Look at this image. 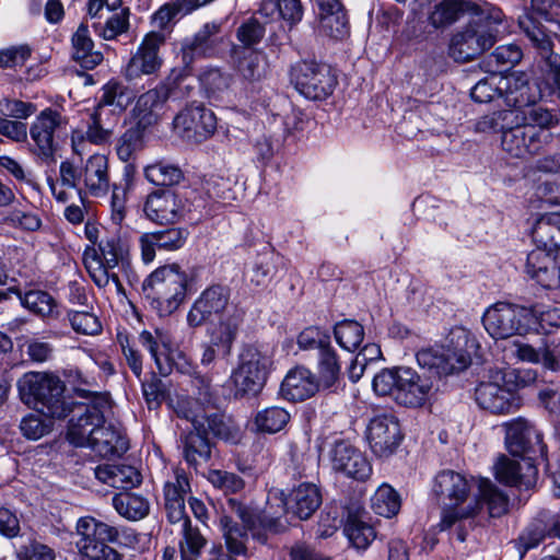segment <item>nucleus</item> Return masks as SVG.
<instances>
[{
  "instance_id": "nucleus-1",
  "label": "nucleus",
  "mask_w": 560,
  "mask_h": 560,
  "mask_svg": "<svg viewBox=\"0 0 560 560\" xmlns=\"http://www.w3.org/2000/svg\"><path fill=\"white\" fill-rule=\"evenodd\" d=\"M433 492L443 505L440 530H452L456 539L464 542L479 522L480 504L470 501L465 504L470 486L466 477L453 470H443L434 479Z\"/></svg>"
},
{
  "instance_id": "nucleus-2",
  "label": "nucleus",
  "mask_w": 560,
  "mask_h": 560,
  "mask_svg": "<svg viewBox=\"0 0 560 560\" xmlns=\"http://www.w3.org/2000/svg\"><path fill=\"white\" fill-rule=\"evenodd\" d=\"M517 112L516 128L505 138L510 156L521 160L539 154L553 141L552 129L560 122V114L556 109L532 104Z\"/></svg>"
},
{
  "instance_id": "nucleus-3",
  "label": "nucleus",
  "mask_w": 560,
  "mask_h": 560,
  "mask_svg": "<svg viewBox=\"0 0 560 560\" xmlns=\"http://www.w3.org/2000/svg\"><path fill=\"white\" fill-rule=\"evenodd\" d=\"M435 377L419 374L408 366L381 370L372 381L377 396H389L398 405L408 408L422 407L435 390Z\"/></svg>"
},
{
  "instance_id": "nucleus-4",
  "label": "nucleus",
  "mask_w": 560,
  "mask_h": 560,
  "mask_svg": "<svg viewBox=\"0 0 560 560\" xmlns=\"http://www.w3.org/2000/svg\"><path fill=\"white\" fill-rule=\"evenodd\" d=\"M21 400L49 419H63L71 410L63 382L51 373L28 372L18 381Z\"/></svg>"
},
{
  "instance_id": "nucleus-5",
  "label": "nucleus",
  "mask_w": 560,
  "mask_h": 560,
  "mask_svg": "<svg viewBox=\"0 0 560 560\" xmlns=\"http://www.w3.org/2000/svg\"><path fill=\"white\" fill-rule=\"evenodd\" d=\"M478 348L469 330L455 327L447 336V345L421 349L417 353V362L438 376L448 375L467 369L471 362V354Z\"/></svg>"
},
{
  "instance_id": "nucleus-6",
  "label": "nucleus",
  "mask_w": 560,
  "mask_h": 560,
  "mask_svg": "<svg viewBox=\"0 0 560 560\" xmlns=\"http://www.w3.org/2000/svg\"><path fill=\"white\" fill-rule=\"evenodd\" d=\"M188 276L179 265L171 264L156 268L142 283V292L151 308L159 316H168L184 302Z\"/></svg>"
},
{
  "instance_id": "nucleus-7",
  "label": "nucleus",
  "mask_w": 560,
  "mask_h": 560,
  "mask_svg": "<svg viewBox=\"0 0 560 560\" xmlns=\"http://www.w3.org/2000/svg\"><path fill=\"white\" fill-rule=\"evenodd\" d=\"M315 486L311 482L301 483L292 493L290 510L285 494L280 489H271L268 492L267 505L262 515V524L266 529L278 534L284 532L291 524L292 518L307 520L315 512L314 508Z\"/></svg>"
},
{
  "instance_id": "nucleus-8",
  "label": "nucleus",
  "mask_w": 560,
  "mask_h": 560,
  "mask_svg": "<svg viewBox=\"0 0 560 560\" xmlns=\"http://www.w3.org/2000/svg\"><path fill=\"white\" fill-rule=\"evenodd\" d=\"M75 392L81 397H90L86 404L73 405L71 401L72 418L68 424L67 439L77 446L84 447L92 434L105 424L106 413L110 410V400L106 394L92 392L77 386Z\"/></svg>"
},
{
  "instance_id": "nucleus-9",
  "label": "nucleus",
  "mask_w": 560,
  "mask_h": 560,
  "mask_svg": "<svg viewBox=\"0 0 560 560\" xmlns=\"http://www.w3.org/2000/svg\"><path fill=\"white\" fill-rule=\"evenodd\" d=\"M345 388L342 363L330 336L317 331V400L320 406L340 400Z\"/></svg>"
},
{
  "instance_id": "nucleus-10",
  "label": "nucleus",
  "mask_w": 560,
  "mask_h": 560,
  "mask_svg": "<svg viewBox=\"0 0 560 560\" xmlns=\"http://www.w3.org/2000/svg\"><path fill=\"white\" fill-rule=\"evenodd\" d=\"M77 547L90 560H122L115 548L107 545L117 540L118 529L92 516L79 518L77 523Z\"/></svg>"
},
{
  "instance_id": "nucleus-11",
  "label": "nucleus",
  "mask_w": 560,
  "mask_h": 560,
  "mask_svg": "<svg viewBox=\"0 0 560 560\" xmlns=\"http://www.w3.org/2000/svg\"><path fill=\"white\" fill-rule=\"evenodd\" d=\"M532 314L527 306L499 302L487 308L482 324L493 339L530 334Z\"/></svg>"
},
{
  "instance_id": "nucleus-12",
  "label": "nucleus",
  "mask_w": 560,
  "mask_h": 560,
  "mask_svg": "<svg viewBox=\"0 0 560 560\" xmlns=\"http://www.w3.org/2000/svg\"><path fill=\"white\" fill-rule=\"evenodd\" d=\"M68 119L57 109L47 107L34 119L30 127V136L34 142L33 153L45 163L56 161L58 139L66 130Z\"/></svg>"
},
{
  "instance_id": "nucleus-13",
  "label": "nucleus",
  "mask_w": 560,
  "mask_h": 560,
  "mask_svg": "<svg viewBox=\"0 0 560 560\" xmlns=\"http://www.w3.org/2000/svg\"><path fill=\"white\" fill-rule=\"evenodd\" d=\"M504 431V444L513 456L546 459L547 446L541 432L523 417L505 421L500 425Z\"/></svg>"
},
{
  "instance_id": "nucleus-14",
  "label": "nucleus",
  "mask_w": 560,
  "mask_h": 560,
  "mask_svg": "<svg viewBox=\"0 0 560 560\" xmlns=\"http://www.w3.org/2000/svg\"><path fill=\"white\" fill-rule=\"evenodd\" d=\"M269 359L257 348L247 346L240 355V364L232 373L235 396L257 395L266 382Z\"/></svg>"
},
{
  "instance_id": "nucleus-15",
  "label": "nucleus",
  "mask_w": 560,
  "mask_h": 560,
  "mask_svg": "<svg viewBox=\"0 0 560 560\" xmlns=\"http://www.w3.org/2000/svg\"><path fill=\"white\" fill-rule=\"evenodd\" d=\"M173 125L182 138L200 143L214 133L217 118L211 109L194 102L175 116Z\"/></svg>"
},
{
  "instance_id": "nucleus-16",
  "label": "nucleus",
  "mask_w": 560,
  "mask_h": 560,
  "mask_svg": "<svg viewBox=\"0 0 560 560\" xmlns=\"http://www.w3.org/2000/svg\"><path fill=\"white\" fill-rule=\"evenodd\" d=\"M231 290L221 284H213L205 289L196 299L187 314V324L197 328L211 323L214 317L220 318L226 312L233 311L230 306Z\"/></svg>"
},
{
  "instance_id": "nucleus-17",
  "label": "nucleus",
  "mask_w": 560,
  "mask_h": 560,
  "mask_svg": "<svg viewBox=\"0 0 560 560\" xmlns=\"http://www.w3.org/2000/svg\"><path fill=\"white\" fill-rule=\"evenodd\" d=\"M494 43L495 36L490 26L469 24L453 36L450 55L456 61L466 62L492 47Z\"/></svg>"
},
{
  "instance_id": "nucleus-18",
  "label": "nucleus",
  "mask_w": 560,
  "mask_h": 560,
  "mask_svg": "<svg viewBox=\"0 0 560 560\" xmlns=\"http://www.w3.org/2000/svg\"><path fill=\"white\" fill-rule=\"evenodd\" d=\"M366 440L375 456L380 458L392 456L402 440L398 419L389 413L375 416L368 424Z\"/></svg>"
},
{
  "instance_id": "nucleus-19",
  "label": "nucleus",
  "mask_w": 560,
  "mask_h": 560,
  "mask_svg": "<svg viewBox=\"0 0 560 560\" xmlns=\"http://www.w3.org/2000/svg\"><path fill=\"white\" fill-rule=\"evenodd\" d=\"M493 381L481 382L475 389L477 405L493 415H508L520 408L518 397L510 389L500 384L504 381L501 372H497Z\"/></svg>"
},
{
  "instance_id": "nucleus-20",
  "label": "nucleus",
  "mask_w": 560,
  "mask_h": 560,
  "mask_svg": "<svg viewBox=\"0 0 560 560\" xmlns=\"http://www.w3.org/2000/svg\"><path fill=\"white\" fill-rule=\"evenodd\" d=\"M164 40V35L159 32H150L144 36L125 68V77L128 81H136L142 75H151L159 71L162 66L159 50Z\"/></svg>"
},
{
  "instance_id": "nucleus-21",
  "label": "nucleus",
  "mask_w": 560,
  "mask_h": 560,
  "mask_svg": "<svg viewBox=\"0 0 560 560\" xmlns=\"http://www.w3.org/2000/svg\"><path fill=\"white\" fill-rule=\"evenodd\" d=\"M518 26L537 50L540 59L549 68L555 84L560 90V55L555 54L552 50L553 43L551 36L529 13H525L518 18Z\"/></svg>"
},
{
  "instance_id": "nucleus-22",
  "label": "nucleus",
  "mask_w": 560,
  "mask_h": 560,
  "mask_svg": "<svg viewBox=\"0 0 560 560\" xmlns=\"http://www.w3.org/2000/svg\"><path fill=\"white\" fill-rule=\"evenodd\" d=\"M228 502L231 508L235 510L243 524H238L228 515H222L220 517V528L226 546L225 551L232 557H246L248 551V529L252 528L253 517L250 513L234 499H229Z\"/></svg>"
},
{
  "instance_id": "nucleus-23",
  "label": "nucleus",
  "mask_w": 560,
  "mask_h": 560,
  "mask_svg": "<svg viewBox=\"0 0 560 560\" xmlns=\"http://www.w3.org/2000/svg\"><path fill=\"white\" fill-rule=\"evenodd\" d=\"M495 478L501 483L529 490L536 482L538 470L536 459L522 457L521 460L501 455L494 466Z\"/></svg>"
},
{
  "instance_id": "nucleus-24",
  "label": "nucleus",
  "mask_w": 560,
  "mask_h": 560,
  "mask_svg": "<svg viewBox=\"0 0 560 560\" xmlns=\"http://www.w3.org/2000/svg\"><path fill=\"white\" fill-rule=\"evenodd\" d=\"M330 462L335 471L358 481H365L372 475V465L365 454L343 441L335 444Z\"/></svg>"
},
{
  "instance_id": "nucleus-25",
  "label": "nucleus",
  "mask_w": 560,
  "mask_h": 560,
  "mask_svg": "<svg viewBox=\"0 0 560 560\" xmlns=\"http://www.w3.org/2000/svg\"><path fill=\"white\" fill-rule=\"evenodd\" d=\"M501 98L513 110H522L542 98L538 84L530 83L528 77L523 72H513L502 75Z\"/></svg>"
},
{
  "instance_id": "nucleus-26",
  "label": "nucleus",
  "mask_w": 560,
  "mask_h": 560,
  "mask_svg": "<svg viewBox=\"0 0 560 560\" xmlns=\"http://www.w3.org/2000/svg\"><path fill=\"white\" fill-rule=\"evenodd\" d=\"M525 272L545 289L560 288V249L552 252L535 248L528 253Z\"/></svg>"
},
{
  "instance_id": "nucleus-27",
  "label": "nucleus",
  "mask_w": 560,
  "mask_h": 560,
  "mask_svg": "<svg viewBox=\"0 0 560 560\" xmlns=\"http://www.w3.org/2000/svg\"><path fill=\"white\" fill-rule=\"evenodd\" d=\"M221 24L206 23L191 38L182 44V59L186 68H190L195 60L215 55L221 38Z\"/></svg>"
},
{
  "instance_id": "nucleus-28",
  "label": "nucleus",
  "mask_w": 560,
  "mask_h": 560,
  "mask_svg": "<svg viewBox=\"0 0 560 560\" xmlns=\"http://www.w3.org/2000/svg\"><path fill=\"white\" fill-rule=\"evenodd\" d=\"M317 33L332 40L349 36V20L340 0H317Z\"/></svg>"
},
{
  "instance_id": "nucleus-29",
  "label": "nucleus",
  "mask_w": 560,
  "mask_h": 560,
  "mask_svg": "<svg viewBox=\"0 0 560 560\" xmlns=\"http://www.w3.org/2000/svg\"><path fill=\"white\" fill-rule=\"evenodd\" d=\"M366 513L363 508L362 493L358 498L350 499L347 503V520L343 532L349 541L357 549H366L376 538L373 526L365 520Z\"/></svg>"
},
{
  "instance_id": "nucleus-30",
  "label": "nucleus",
  "mask_w": 560,
  "mask_h": 560,
  "mask_svg": "<svg viewBox=\"0 0 560 560\" xmlns=\"http://www.w3.org/2000/svg\"><path fill=\"white\" fill-rule=\"evenodd\" d=\"M188 231L182 228H170L156 232L144 233L139 237L141 258L150 264L155 258V250L174 252L184 246Z\"/></svg>"
},
{
  "instance_id": "nucleus-31",
  "label": "nucleus",
  "mask_w": 560,
  "mask_h": 560,
  "mask_svg": "<svg viewBox=\"0 0 560 560\" xmlns=\"http://www.w3.org/2000/svg\"><path fill=\"white\" fill-rule=\"evenodd\" d=\"M218 319L217 323H211L208 326L207 336L212 345L217 346L221 355L225 358L232 352L233 343L244 320V311L233 306V311L226 312Z\"/></svg>"
},
{
  "instance_id": "nucleus-32",
  "label": "nucleus",
  "mask_w": 560,
  "mask_h": 560,
  "mask_svg": "<svg viewBox=\"0 0 560 560\" xmlns=\"http://www.w3.org/2000/svg\"><path fill=\"white\" fill-rule=\"evenodd\" d=\"M180 209V199L174 190L158 189L147 197L143 211L150 221L167 224L179 218Z\"/></svg>"
},
{
  "instance_id": "nucleus-33",
  "label": "nucleus",
  "mask_w": 560,
  "mask_h": 560,
  "mask_svg": "<svg viewBox=\"0 0 560 560\" xmlns=\"http://www.w3.org/2000/svg\"><path fill=\"white\" fill-rule=\"evenodd\" d=\"M190 490L186 472L176 468L174 475L164 485V506L170 523H177L187 516L185 497Z\"/></svg>"
},
{
  "instance_id": "nucleus-34",
  "label": "nucleus",
  "mask_w": 560,
  "mask_h": 560,
  "mask_svg": "<svg viewBox=\"0 0 560 560\" xmlns=\"http://www.w3.org/2000/svg\"><path fill=\"white\" fill-rule=\"evenodd\" d=\"M84 447L103 458L121 456L129 447L128 440L114 425L103 424L92 434Z\"/></svg>"
},
{
  "instance_id": "nucleus-35",
  "label": "nucleus",
  "mask_w": 560,
  "mask_h": 560,
  "mask_svg": "<svg viewBox=\"0 0 560 560\" xmlns=\"http://www.w3.org/2000/svg\"><path fill=\"white\" fill-rule=\"evenodd\" d=\"M82 180L89 194L93 197L105 196L110 187L108 160L104 154H93L80 170Z\"/></svg>"
},
{
  "instance_id": "nucleus-36",
  "label": "nucleus",
  "mask_w": 560,
  "mask_h": 560,
  "mask_svg": "<svg viewBox=\"0 0 560 560\" xmlns=\"http://www.w3.org/2000/svg\"><path fill=\"white\" fill-rule=\"evenodd\" d=\"M191 427L203 431L207 436L212 434L231 443H237L241 439L240 428L230 418L218 412L195 416L191 419Z\"/></svg>"
},
{
  "instance_id": "nucleus-37",
  "label": "nucleus",
  "mask_w": 560,
  "mask_h": 560,
  "mask_svg": "<svg viewBox=\"0 0 560 560\" xmlns=\"http://www.w3.org/2000/svg\"><path fill=\"white\" fill-rule=\"evenodd\" d=\"M139 342L154 360L158 372L162 376L168 375L172 372V363L168 357L170 336L160 329L154 330V332L143 330L139 335Z\"/></svg>"
},
{
  "instance_id": "nucleus-38",
  "label": "nucleus",
  "mask_w": 560,
  "mask_h": 560,
  "mask_svg": "<svg viewBox=\"0 0 560 560\" xmlns=\"http://www.w3.org/2000/svg\"><path fill=\"white\" fill-rule=\"evenodd\" d=\"M280 393L291 401L305 400L312 397L315 394L313 373L302 366L290 370L281 383Z\"/></svg>"
},
{
  "instance_id": "nucleus-39",
  "label": "nucleus",
  "mask_w": 560,
  "mask_h": 560,
  "mask_svg": "<svg viewBox=\"0 0 560 560\" xmlns=\"http://www.w3.org/2000/svg\"><path fill=\"white\" fill-rule=\"evenodd\" d=\"M95 477L103 483L118 489H131L142 481L140 471L130 465L104 464L95 468Z\"/></svg>"
},
{
  "instance_id": "nucleus-40",
  "label": "nucleus",
  "mask_w": 560,
  "mask_h": 560,
  "mask_svg": "<svg viewBox=\"0 0 560 560\" xmlns=\"http://www.w3.org/2000/svg\"><path fill=\"white\" fill-rule=\"evenodd\" d=\"M170 96L171 89L166 84H160L141 94L135 107L140 124L148 126L155 122Z\"/></svg>"
},
{
  "instance_id": "nucleus-41",
  "label": "nucleus",
  "mask_w": 560,
  "mask_h": 560,
  "mask_svg": "<svg viewBox=\"0 0 560 560\" xmlns=\"http://www.w3.org/2000/svg\"><path fill=\"white\" fill-rule=\"evenodd\" d=\"M532 238L536 248L552 254L560 249V213H546L537 219L532 228Z\"/></svg>"
},
{
  "instance_id": "nucleus-42",
  "label": "nucleus",
  "mask_w": 560,
  "mask_h": 560,
  "mask_svg": "<svg viewBox=\"0 0 560 560\" xmlns=\"http://www.w3.org/2000/svg\"><path fill=\"white\" fill-rule=\"evenodd\" d=\"M72 59L86 70H92L103 61L102 52L94 49V43L85 24H80L71 37Z\"/></svg>"
},
{
  "instance_id": "nucleus-43",
  "label": "nucleus",
  "mask_w": 560,
  "mask_h": 560,
  "mask_svg": "<svg viewBox=\"0 0 560 560\" xmlns=\"http://www.w3.org/2000/svg\"><path fill=\"white\" fill-rule=\"evenodd\" d=\"M517 122L518 120L516 110H497L482 116L476 124V130L479 132H501L502 149L510 155V151L505 144V138L516 128Z\"/></svg>"
},
{
  "instance_id": "nucleus-44",
  "label": "nucleus",
  "mask_w": 560,
  "mask_h": 560,
  "mask_svg": "<svg viewBox=\"0 0 560 560\" xmlns=\"http://www.w3.org/2000/svg\"><path fill=\"white\" fill-rule=\"evenodd\" d=\"M474 501L479 502L480 512L486 505L490 517H501L509 511V497L487 478L478 480V494Z\"/></svg>"
},
{
  "instance_id": "nucleus-45",
  "label": "nucleus",
  "mask_w": 560,
  "mask_h": 560,
  "mask_svg": "<svg viewBox=\"0 0 560 560\" xmlns=\"http://www.w3.org/2000/svg\"><path fill=\"white\" fill-rule=\"evenodd\" d=\"M233 58L237 71L247 81H259L267 74L268 62L261 51L234 47Z\"/></svg>"
},
{
  "instance_id": "nucleus-46",
  "label": "nucleus",
  "mask_w": 560,
  "mask_h": 560,
  "mask_svg": "<svg viewBox=\"0 0 560 560\" xmlns=\"http://www.w3.org/2000/svg\"><path fill=\"white\" fill-rule=\"evenodd\" d=\"M183 455L188 465L197 467L211 457V442L203 431L192 429L182 438Z\"/></svg>"
},
{
  "instance_id": "nucleus-47",
  "label": "nucleus",
  "mask_w": 560,
  "mask_h": 560,
  "mask_svg": "<svg viewBox=\"0 0 560 560\" xmlns=\"http://www.w3.org/2000/svg\"><path fill=\"white\" fill-rule=\"evenodd\" d=\"M177 527L178 533L182 535L179 541V551L182 560H198L201 550L207 544V539L200 533V529L191 525L188 516L183 517L177 523H171Z\"/></svg>"
},
{
  "instance_id": "nucleus-48",
  "label": "nucleus",
  "mask_w": 560,
  "mask_h": 560,
  "mask_svg": "<svg viewBox=\"0 0 560 560\" xmlns=\"http://www.w3.org/2000/svg\"><path fill=\"white\" fill-rule=\"evenodd\" d=\"M133 175L135 166L132 164H126L124 167L121 183L113 185L110 197V218L116 224H120L126 218L127 194L132 186Z\"/></svg>"
},
{
  "instance_id": "nucleus-49",
  "label": "nucleus",
  "mask_w": 560,
  "mask_h": 560,
  "mask_svg": "<svg viewBox=\"0 0 560 560\" xmlns=\"http://www.w3.org/2000/svg\"><path fill=\"white\" fill-rule=\"evenodd\" d=\"M95 252L107 268L118 267L126 270L129 266L128 249L116 236L102 238L97 243Z\"/></svg>"
},
{
  "instance_id": "nucleus-50",
  "label": "nucleus",
  "mask_w": 560,
  "mask_h": 560,
  "mask_svg": "<svg viewBox=\"0 0 560 560\" xmlns=\"http://www.w3.org/2000/svg\"><path fill=\"white\" fill-rule=\"evenodd\" d=\"M113 505L119 515L130 521L142 520L150 511L149 501L144 497L131 492L115 494Z\"/></svg>"
},
{
  "instance_id": "nucleus-51",
  "label": "nucleus",
  "mask_w": 560,
  "mask_h": 560,
  "mask_svg": "<svg viewBox=\"0 0 560 560\" xmlns=\"http://www.w3.org/2000/svg\"><path fill=\"white\" fill-rule=\"evenodd\" d=\"M84 265L93 282L98 288H104L109 283V281H113L118 292L124 291V287L118 275L112 272L113 269L107 268L105 264H103L102 259L95 252V247L86 248L84 250Z\"/></svg>"
},
{
  "instance_id": "nucleus-52",
  "label": "nucleus",
  "mask_w": 560,
  "mask_h": 560,
  "mask_svg": "<svg viewBox=\"0 0 560 560\" xmlns=\"http://www.w3.org/2000/svg\"><path fill=\"white\" fill-rule=\"evenodd\" d=\"M14 293L19 296L21 304L32 313L40 317L57 316V302L48 292L30 290L22 294L16 290Z\"/></svg>"
},
{
  "instance_id": "nucleus-53",
  "label": "nucleus",
  "mask_w": 560,
  "mask_h": 560,
  "mask_svg": "<svg viewBox=\"0 0 560 560\" xmlns=\"http://www.w3.org/2000/svg\"><path fill=\"white\" fill-rule=\"evenodd\" d=\"M527 311L532 314L530 332L548 334L551 329L560 327V307L537 303L527 306Z\"/></svg>"
},
{
  "instance_id": "nucleus-54",
  "label": "nucleus",
  "mask_w": 560,
  "mask_h": 560,
  "mask_svg": "<svg viewBox=\"0 0 560 560\" xmlns=\"http://www.w3.org/2000/svg\"><path fill=\"white\" fill-rule=\"evenodd\" d=\"M144 177L156 186H173L180 183L184 174L177 165L162 160L147 165Z\"/></svg>"
},
{
  "instance_id": "nucleus-55",
  "label": "nucleus",
  "mask_w": 560,
  "mask_h": 560,
  "mask_svg": "<svg viewBox=\"0 0 560 560\" xmlns=\"http://www.w3.org/2000/svg\"><path fill=\"white\" fill-rule=\"evenodd\" d=\"M315 63L313 61L296 62L290 71V80L294 89L305 98L315 100Z\"/></svg>"
},
{
  "instance_id": "nucleus-56",
  "label": "nucleus",
  "mask_w": 560,
  "mask_h": 560,
  "mask_svg": "<svg viewBox=\"0 0 560 560\" xmlns=\"http://www.w3.org/2000/svg\"><path fill=\"white\" fill-rule=\"evenodd\" d=\"M400 498L393 487L383 483L371 498L372 510L385 517L396 515L400 509Z\"/></svg>"
},
{
  "instance_id": "nucleus-57",
  "label": "nucleus",
  "mask_w": 560,
  "mask_h": 560,
  "mask_svg": "<svg viewBox=\"0 0 560 560\" xmlns=\"http://www.w3.org/2000/svg\"><path fill=\"white\" fill-rule=\"evenodd\" d=\"M289 420L290 413L283 407L272 406L256 415L255 427L259 432L273 434L281 431Z\"/></svg>"
},
{
  "instance_id": "nucleus-58",
  "label": "nucleus",
  "mask_w": 560,
  "mask_h": 560,
  "mask_svg": "<svg viewBox=\"0 0 560 560\" xmlns=\"http://www.w3.org/2000/svg\"><path fill=\"white\" fill-rule=\"evenodd\" d=\"M465 11L463 0H442L435 4L429 16L431 25L434 27H445L455 23Z\"/></svg>"
},
{
  "instance_id": "nucleus-59",
  "label": "nucleus",
  "mask_w": 560,
  "mask_h": 560,
  "mask_svg": "<svg viewBox=\"0 0 560 560\" xmlns=\"http://www.w3.org/2000/svg\"><path fill=\"white\" fill-rule=\"evenodd\" d=\"M347 513V504L342 505L331 501L325 505L317 522V536L330 537L342 524V516Z\"/></svg>"
},
{
  "instance_id": "nucleus-60",
  "label": "nucleus",
  "mask_w": 560,
  "mask_h": 560,
  "mask_svg": "<svg viewBox=\"0 0 560 560\" xmlns=\"http://www.w3.org/2000/svg\"><path fill=\"white\" fill-rule=\"evenodd\" d=\"M334 335L341 348L352 351L361 345L364 329L358 322L346 319L335 325Z\"/></svg>"
},
{
  "instance_id": "nucleus-61",
  "label": "nucleus",
  "mask_w": 560,
  "mask_h": 560,
  "mask_svg": "<svg viewBox=\"0 0 560 560\" xmlns=\"http://www.w3.org/2000/svg\"><path fill=\"white\" fill-rule=\"evenodd\" d=\"M136 97L135 92L117 81L108 82L103 89L100 106L115 105L120 109L126 108Z\"/></svg>"
},
{
  "instance_id": "nucleus-62",
  "label": "nucleus",
  "mask_w": 560,
  "mask_h": 560,
  "mask_svg": "<svg viewBox=\"0 0 560 560\" xmlns=\"http://www.w3.org/2000/svg\"><path fill=\"white\" fill-rule=\"evenodd\" d=\"M502 74L491 72L479 80L470 91L471 98L478 103L491 102L495 96H501Z\"/></svg>"
},
{
  "instance_id": "nucleus-63",
  "label": "nucleus",
  "mask_w": 560,
  "mask_h": 560,
  "mask_svg": "<svg viewBox=\"0 0 560 560\" xmlns=\"http://www.w3.org/2000/svg\"><path fill=\"white\" fill-rule=\"evenodd\" d=\"M547 536L545 535L544 527L540 522L535 517L520 534L518 538L514 541V546L518 552V558L523 559L525 553L536 548L542 542Z\"/></svg>"
},
{
  "instance_id": "nucleus-64",
  "label": "nucleus",
  "mask_w": 560,
  "mask_h": 560,
  "mask_svg": "<svg viewBox=\"0 0 560 560\" xmlns=\"http://www.w3.org/2000/svg\"><path fill=\"white\" fill-rule=\"evenodd\" d=\"M266 33L262 22L253 16L244 21L236 30V38L243 48H250L260 43Z\"/></svg>"
}]
</instances>
